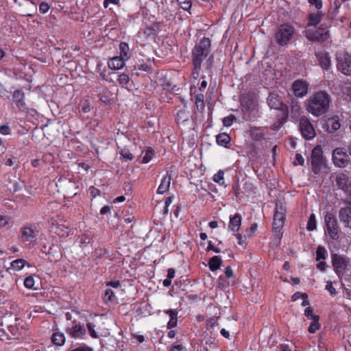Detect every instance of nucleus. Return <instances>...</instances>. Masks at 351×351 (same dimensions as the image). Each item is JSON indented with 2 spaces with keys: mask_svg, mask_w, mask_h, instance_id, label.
I'll list each match as a JSON object with an SVG mask.
<instances>
[{
  "mask_svg": "<svg viewBox=\"0 0 351 351\" xmlns=\"http://www.w3.org/2000/svg\"><path fill=\"white\" fill-rule=\"evenodd\" d=\"M125 59L121 56H114L108 62V67L112 70H119L125 66Z\"/></svg>",
  "mask_w": 351,
  "mask_h": 351,
  "instance_id": "cd10ccee",
  "label": "nucleus"
},
{
  "mask_svg": "<svg viewBox=\"0 0 351 351\" xmlns=\"http://www.w3.org/2000/svg\"><path fill=\"white\" fill-rule=\"evenodd\" d=\"M308 3L311 6H314L317 10L320 11V10L323 7V2L322 0H307Z\"/></svg>",
  "mask_w": 351,
  "mask_h": 351,
  "instance_id": "4d7b16f0",
  "label": "nucleus"
},
{
  "mask_svg": "<svg viewBox=\"0 0 351 351\" xmlns=\"http://www.w3.org/2000/svg\"><path fill=\"white\" fill-rule=\"evenodd\" d=\"M210 47L211 41L210 38L204 37L193 48L191 52V60L193 66L192 75L194 78L198 77L202 69V63L209 55Z\"/></svg>",
  "mask_w": 351,
  "mask_h": 351,
  "instance_id": "f257e3e1",
  "label": "nucleus"
},
{
  "mask_svg": "<svg viewBox=\"0 0 351 351\" xmlns=\"http://www.w3.org/2000/svg\"><path fill=\"white\" fill-rule=\"evenodd\" d=\"M242 217L239 213H235L230 216L228 229L233 232L239 231L241 225Z\"/></svg>",
  "mask_w": 351,
  "mask_h": 351,
  "instance_id": "393cba45",
  "label": "nucleus"
},
{
  "mask_svg": "<svg viewBox=\"0 0 351 351\" xmlns=\"http://www.w3.org/2000/svg\"><path fill=\"white\" fill-rule=\"evenodd\" d=\"M327 130L329 132L332 133L339 130L341 127L339 119L337 117H332L326 121Z\"/></svg>",
  "mask_w": 351,
  "mask_h": 351,
  "instance_id": "7c9ffc66",
  "label": "nucleus"
},
{
  "mask_svg": "<svg viewBox=\"0 0 351 351\" xmlns=\"http://www.w3.org/2000/svg\"><path fill=\"white\" fill-rule=\"evenodd\" d=\"M308 83L303 80H296L292 84V90L298 97H303L308 90Z\"/></svg>",
  "mask_w": 351,
  "mask_h": 351,
  "instance_id": "f3484780",
  "label": "nucleus"
},
{
  "mask_svg": "<svg viewBox=\"0 0 351 351\" xmlns=\"http://www.w3.org/2000/svg\"><path fill=\"white\" fill-rule=\"evenodd\" d=\"M164 313L170 317L167 322V327L169 329L175 328L178 324V311L176 309H169L164 311Z\"/></svg>",
  "mask_w": 351,
  "mask_h": 351,
  "instance_id": "c756f323",
  "label": "nucleus"
},
{
  "mask_svg": "<svg viewBox=\"0 0 351 351\" xmlns=\"http://www.w3.org/2000/svg\"><path fill=\"white\" fill-rule=\"evenodd\" d=\"M160 27V23L156 22L152 23L150 26L147 27L143 32V37L145 40L155 39L157 32Z\"/></svg>",
  "mask_w": 351,
  "mask_h": 351,
  "instance_id": "4be33fe9",
  "label": "nucleus"
},
{
  "mask_svg": "<svg viewBox=\"0 0 351 351\" xmlns=\"http://www.w3.org/2000/svg\"><path fill=\"white\" fill-rule=\"evenodd\" d=\"M299 298L306 299L308 298V295L306 293L295 292L291 296V301L295 302Z\"/></svg>",
  "mask_w": 351,
  "mask_h": 351,
  "instance_id": "680f3d73",
  "label": "nucleus"
},
{
  "mask_svg": "<svg viewBox=\"0 0 351 351\" xmlns=\"http://www.w3.org/2000/svg\"><path fill=\"white\" fill-rule=\"evenodd\" d=\"M296 34V29L290 23H285L280 25L274 34V40L280 47L287 45Z\"/></svg>",
  "mask_w": 351,
  "mask_h": 351,
  "instance_id": "39448f33",
  "label": "nucleus"
},
{
  "mask_svg": "<svg viewBox=\"0 0 351 351\" xmlns=\"http://www.w3.org/2000/svg\"><path fill=\"white\" fill-rule=\"evenodd\" d=\"M308 162L311 164L312 171L315 175L319 174L322 167H324L326 164V159L324 156V152L321 146L317 145L312 149Z\"/></svg>",
  "mask_w": 351,
  "mask_h": 351,
  "instance_id": "0eeeda50",
  "label": "nucleus"
},
{
  "mask_svg": "<svg viewBox=\"0 0 351 351\" xmlns=\"http://www.w3.org/2000/svg\"><path fill=\"white\" fill-rule=\"evenodd\" d=\"M330 97L322 90L317 91L306 100V110L315 117L325 114L329 109Z\"/></svg>",
  "mask_w": 351,
  "mask_h": 351,
  "instance_id": "f03ea898",
  "label": "nucleus"
},
{
  "mask_svg": "<svg viewBox=\"0 0 351 351\" xmlns=\"http://www.w3.org/2000/svg\"><path fill=\"white\" fill-rule=\"evenodd\" d=\"M285 222V210L281 206L277 207L273 217V228L282 229Z\"/></svg>",
  "mask_w": 351,
  "mask_h": 351,
  "instance_id": "6ab92c4d",
  "label": "nucleus"
},
{
  "mask_svg": "<svg viewBox=\"0 0 351 351\" xmlns=\"http://www.w3.org/2000/svg\"><path fill=\"white\" fill-rule=\"evenodd\" d=\"M176 121L177 123H184L188 121L190 117V112L186 105L178 106L176 108Z\"/></svg>",
  "mask_w": 351,
  "mask_h": 351,
  "instance_id": "412c9836",
  "label": "nucleus"
},
{
  "mask_svg": "<svg viewBox=\"0 0 351 351\" xmlns=\"http://www.w3.org/2000/svg\"><path fill=\"white\" fill-rule=\"evenodd\" d=\"M339 219L346 227L351 228V206L341 208Z\"/></svg>",
  "mask_w": 351,
  "mask_h": 351,
  "instance_id": "b1692460",
  "label": "nucleus"
},
{
  "mask_svg": "<svg viewBox=\"0 0 351 351\" xmlns=\"http://www.w3.org/2000/svg\"><path fill=\"white\" fill-rule=\"evenodd\" d=\"M282 229H274L273 228V232H274V240L277 243V244L280 243L282 237V232H281Z\"/></svg>",
  "mask_w": 351,
  "mask_h": 351,
  "instance_id": "052dcab7",
  "label": "nucleus"
},
{
  "mask_svg": "<svg viewBox=\"0 0 351 351\" xmlns=\"http://www.w3.org/2000/svg\"><path fill=\"white\" fill-rule=\"evenodd\" d=\"M80 246L82 248L85 247L91 241V238L88 234H82L80 237Z\"/></svg>",
  "mask_w": 351,
  "mask_h": 351,
  "instance_id": "3c124183",
  "label": "nucleus"
},
{
  "mask_svg": "<svg viewBox=\"0 0 351 351\" xmlns=\"http://www.w3.org/2000/svg\"><path fill=\"white\" fill-rule=\"evenodd\" d=\"M223 176L224 171L223 170H219L213 176V180L215 182L219 184L221 186H226Z\"/></svg>",
  "mask_w": 351,
  "mask_h": 351,
  "instance_id": "a19ab883",
  "label": "nucleus"
},
{
  "mask_svg": "<svg viewBox=\"0 0 351 351\" xmlns=\"http://www.w3.org/2000/svg\"><path fill=\"white\" fill-rule=\"evenodd\" d=\"M119 48L120 51L119 56L128 60L130 58V49L128 44L125 42H121Z\"/></svg>",
  "mask_w": 351,
  "mask_h": 351,
  "instance_id": "4c0bfd02",
  "label": "nucleus"
},
{
  "mask_svg": "<svg viewBox=\"0 0 351 351\" xmlns=\"http://www.w3.org/2000/svg\"><path fill=\"white\" fill-rule=\"evenodd\" d=\"M51 342L56 346H62L65 343V336L63 332H55L51 337Z\"/></svg>",
  "mask_w": 351,
  "mask_h": 351,
  "instance_id": "72a5a7b5",
  "label": "nucleus"
},
{
  "mask_svg": "<svg viewBox=\"0 0 351 351\" xmlns=\"http://www.w3.org/2000/svg\"><path fill=\"white\" fill-rule=\"evenodd\" d=\"M94 254L95 256H96L97 258H101L104 257L106 254H108V252L107 250L105 249L104 247H99L98 248L95 249Z\"/></svg>",
  "mask_w": 351,
  "mask_h": 351,
  "instance_id": "6e6d98bb",
  "label": "nucleus"
},
{
  "mask_svg": "<svg viewBox=\"0 0 351 351\" xmlns=\"http://www.w3.org/2000/svg\"><path fill=\"white\" fill-rule=\"evenodd\" d=\"M10 128L8 125H1L0 126V133L3 135H8L10 133Z\"/></svg>",
  "mask_w": 351,
  "mask_h": 351,
  "instance_id": "774afa93",
  "label": "nucleus"
},
{
  "mask_svg": "<svg viewBox=\"0 0 351 351\" xmlns=\"http://www.w3.org/2000/svg\"><path fill=\"white\" fill-rule=\"evenodd\" d=\"M142 160L141 163L143 164H147L149 162L154 156V151L151 147H147L145 150L142 152Z\"/></svg>",
  "mask_w": 351,
  "mask_h": 351,
  "instance_id": "c9c22d12",
  "label": "nucleus"
},
{
  "mask_svg": "<svg viewBox=\"0 0 351 351\" xmlns=\"http://www.w3.org/2000/svg\"><path fill=\"white\" fill-rule=\"evenodd\" d=\"M299 128L301 135L306 140H312L315 137V130L309 119L306 117H300Z\"/></svg>",
  "mask_w": 351,
  "mask_h": 351,
  "instance_id": "9d476101",
  "label": "nucleus"
},
{
  "mask_svg": "<svg viewBox=\"0 0 351 351\" xmlns=\"http://www.w3.org/2000/svg\"><path fill=\"white\" fill-rule=\"evenodd\" d=\"M304 315L311 319H315L314 317H319V315L313 314V309L311 307H307L304 310Z\"/></svg>",
  "mask_w": 351,
  "mask_h": 351,
  "instance_id": "69168bd1",
  "label": "nucleus"
},
{
  "mask_svg": "<svg viewBox=\"0 0 351 351\" xmlns=\"http://www.w3.org/2000/svg\"><path fill=\"white\" fill-rule=\"evenodd\" d=\"M35 285L34 278L32 276H29L25 278L24 286L28 289H33Z\"/></svg>",
  "mask_w": 351,
  "mask_h": 351,
  "instance_id": "603ef678",
  "label": "nucleus"
},
{
  "mask_svg": "<svg viewBox=\"0 0 351 351\" xmlns=\"http://www.w3.org/2000/svg\"><path fill=\"white\" fill-rule=\"evenodd\" d=\"M314 317L315 319H312V322L308 328V331L311 334L315 333L316 331H317L321 327V325L319 322V317Z\"/></svg>",
  "mask_w": 351,
  "mask_h": 351,
  "instance_id": "58836bf2",
  "label": "nucleus"
},
{
  "mask_svg": "<svg viewBox=\"0 0 351 351\" xmlns=\"http://www.w3.org/2000/svg\"><path fill=\"white\" fill-rule=\"evenodd\" d=\"M317 228L316 217L314 213H312L308 217L306 230L308 231H313Z\"/></svg>",
  "mask_w": 351,
  "mask_h": 351,
  "instance_id": "ea45409f",
  "label": "nucleus"
},
{
  "mask_svg": "<svg viewBox=\"0 0 351 351\" xmlns=\"http://www.w3.org/2000/svg\"><path fill=\"white\" fill-rule=\"evenodd\" d=\"M301 107L300 102L293 98L290 104V116L292 119L297 120L300 115Z\"/></svg>",
  "mask_w": 351,
  "mask_h": 351,
  "instance_id": "c85d7f7f",
  "label": "nucleus"
},
{
  "mask_svg": "<svg viewBox=\"0 0 351 351\" xmlns=\"http://www.w3.org/2000/svg\"><path fill=\"white\" fill-rule=\"evenodd\" d=\"M117 300V298L111 289H107L105 291V295L104 300L105 302H114Z\"/></svg>",
  "mask_w": 351,
  "mask_h": 351,
  "instance_id": "37998d69",
  "label": "nucleus"
},
{
  "mask_svg": "<svg viewBox=\"0 0 351 351\" xmlns=\"http://www.w3.org/2000/svg\"><path fill=\"white\" fill-rule=\"evenodd\" d=\"M332 159L334 165L340 168L346 167L350 162L349 156L343 147H337L333 150Z\"/></svg>",
  "mask_w": 351,
  "mask_h": 351,
  "instance_id": "9b49d317",
  "label": "nucleus"
},
{
  "mask_svg": "<svg viewBox=\"0 0 351 351\" xmlns=\"http://www.w3.org/2000/svg\"><path fill=\"white\" fill-rule=\"evenodd\" d=\"M326 289L329 292L331 297H335L337 294V291L335 288L333 287L332 282L331 280H328L326 285Z\"/></svg>",
  "mask_w": 351,
  "mask_h": 351,
  "instance_id": "864d4df0",
  "label": "nucleus"
},
{
  "mask_svg": "<svg viewBox=\"0 0 351 351\" xmlns=\"http://www.w3.org/2000/svg\"><path fill=\"white\" fill-rule=\"evenodd\" d=\"M328 255V252L324 247L319 246L316 250V261H319L320 260L326 259Z\"/></svg>",
  "mask_w": 351,
  "mask_h": 351,
  "instance_id": "79ce46f5",
  "label": "nucleus"
},
{
  "mask_svg": "<svg viewBox=\"0 0 351 351\" xmlns=\"http://www.w3.org/2000/svg\"><path fill=\"white\" fill-rule=\"evenodd\" d=\"M324 14L322 11L311 12L307 16V25L316 27L322 21Z\"/></svg>",
  "mask_w": 351,
  "mask_h": 351,
  "instance_id": "a878e982",
  "label": "nucleus"
},
{
  "mask_svg": "<svg viewBox=\"0 0 351 351\" xmlns=\"http://www.w3.org/2000/svg\"><path fill=\"white\" fill-rule=\"evenodd\" d=\"M13 102L16 106L19 108H26V104L25 102V93L21 89H17L13 92L12 94Z\"/></svg>",
  "mask_w": 351,
  "mask_h": 351,
  "instance_id": "5701e85b",
  "label": "nucleus"
},
{
  "mask_svg": "<svg viewBox=\"0 0 351 351\" xmlns=\"http://www.w3.org/2000/svg\"><path fill=\"white\" fill-rule=\"evenodd\" d=\"M230 141L231 137L227 133H220L216 136V142L218 145L228 147Z\"/></svg>",
  "mask_w": 351,
  "mask_h": 351,
  "instance_id": "473e14b6",
  "label": "nucleus"
},
{
  "mask_svg": "<svg viewBox=\"0 0 351 351\" xmlns=\"http://www.w3.org/2000/svg\"><path fill=\"white\" fill-rule=\"evenodd\" d=\"M60 250L58 245H50V250L47 251V260L49 262H55L59 259Z\"/></svg>",
  "mask_w": 351,
  "mask_h": 351,
  "instance_id": "2f4dec72",
  "label": "nucleus"
},
{
  "mask_svg": "<svg viewBox=\"0 0 351 351\" xmlns=\"http://www.w3.org/2000/svg\"><path fill=\"white\" fill-rule=\"evenodd\" d=\"M50 6L47 2H42L39 5V12L42 14H45L49 10Z\"/></svg>",
  "mask_w": 351,
  "mask_h": 351,
  "instance_id": "e2e57ef3",
  "label": "nucleus"
},
{
  "mask_svg": "<svg viewBox=\"0 0 351 351\" xmlns=\"http://www.w3.org/2000/svg\"><path fill=\"white\" fill-rule=\"evenodd\" d=\"M241 106L247 112H252L257 106V99L255 93L248 91L241 95L240 98Z\"/></svg>",
  "mask_w": 351,
  "mask_h": 351,
  "instance_id": "f8f14e48",
  "label": "nucleus"
},
{
  "mask_svg": "<svg viewBox=\"0 0 351 351\" xmlns=\"http://www.w3.org/2000/svg\"><path fill=\"white\" fill-rule=\"evenodd\" d=\"M319 65L323 70H328L331 66V60L329 53L325 51H319L315 53Z\"/></svg>",
  "mask_w": 351,
  "mask_h": 351,
  "instance_id": "aec40b11",
  "label": "nucleus"
},
{
  "mask_svg": "<svg viewBox=\"0 0 351 351\" xmlns=\"http://www.w3.org/2000/svg\"><path fill=\"white\" fill-rule=\"evenodd\" d=\"M236 239H237V243L241 246H245L247 245V238L245 236L238 233L235 234Z\"/></svg>",
  "mask_w": 351,
  "mask_h": 351,
  "instance_id": "13d9d810",
  "label": "nucleus"
},
{
  "mask_svg": "<svg viewBox=\"0 0 351 351\" xmlns=\"http://www.w3.org/2000/svg\"><path fill=\"white\" fill-rule=\"evenodd\" d=\"M171 176L169 174V172H167L166 175H165L161 179L160 184L157 189L158 194H164L167 191H169V186L171 182Z\"/></svg>",
  "mask_w": 351,
  "mask_h": 351,
  "instance_id": "bb28decb",
  "label": "nucleus"
},
{
  "mask_svg": "<svg viewBox=\"0 0 351 351\" xmlns=\"http://www.w3.org/2000/svg\"><path fill=\"white\" fill-rule=\"evenodd\" d=\"M206 252L213 251L215 253H219L221 252V249L218 247H216L213 245V243L211 241H208V245L206 249Z\"/></svg>",
  "mask_w": 351,
  "mask_h": 351,
  "instance_id": "0e129e2a",
  "label": "nucleus"
},
{
  "mask_svg": "<svg viewBox=\"0 0 351 351\" xmlns=\"http://www.w3.org/2000/svg\"><path fill=\"white\" fill-rule=\"evenodd\" d=\"M95 327H96V326L91 322L86 323V328L88 330V333H89L90 336L92 338L98 339L99 336L97 332L95 330Z\"/></svg>",
  "mask_w": 351,
  "mask_h": 351,
  "instance_id": "a18cd8bd",
  "label": "nucleus"
},
{
  "mask_svg": "<svg viewBox=\"0 0 351 351\" xmlns=\"http://www.w3.org/2000/svg\"><path fill=\"white\" fill-rule=\"evenodd\" d=\"M88 193L93 198H95L101 195V191L94 186H91L88 189Z\"/></svg>",
  "mask_w": 351,
  "mask_h": 351,
  "instance_id": "bf43d9fd",
  "label": "nucleus"
},
{
  "mask_svg": "<svg viewBox=\"0 0 351 351\" xmlns=\"http://www.w3.org/2000/svg\"><path fill=\"white\" fill-rule=\"evenodd\" d=\"M337 56V68L346 75H351V55L346 51H338Z\"/></svg>",
  "mask_w": 351,
  "mask_h": 351,
  "instance_id": "6e6552de",
  "label": "nucleus"
},
{
  "mask_svg": "<svg viewBox=\"0 0 351 351\" xmlns=\"http://www.w3.org/2000/svg\"><path fill=\"white\" fill-rule=\"evenodd\" d=\"M94 92L101 102L105 104L110 103L112 94L106 86L101 84L97 85Z\"/></svg>",
  "mask_w": 351,
  "mask_h": 351,
  "instance_id": "a211bd4d",
  "label": "nucleus"
},
{
  "mask_svg": "<svg viewBox=\"0 0 351 351\" xmlns=\"http://www.w3.org/2000/svg\"><path fill=\"white\" fill-rule=\"evenodd\" d=\"M195 106L197 110H203L205 107L204 95L198 94L195 96Z\"/></svg>",
  "mask_w": 351,
  "mask_h": 351,
  "instance_id": "de8ad7c7",
  "label": "nucleus"
},
{
  "mask_svg": "<svg viewBox=\"0 0 351 351\" xmlns=\"http://www.w3.org/2000/svg\"><path fill=\"white\" fill-rule=\"evenodd\" d=\"M119 154L124 161L132 160L134 158L133 154L126 148L122 149Z\"/></svg>",
  "mask_w": 351,
  "mask_h": 351,
  "instance_id": "49530a36",
  "label": "nucleus"
},
{
  "mask_svg": "<svg viewBox=\"0 0 351 351\" xmlns=\"http://www.w3.org/2000/svg\"><path fill=\"white\" fill-rule=\"evenodd\" d=\"M27 265V267H30L31 265L29 263H27L25 259L23 258H19L14 260L11 262L10 266L12 269L14 271H21L24 268V267Z\"/></svg>",
  "mask_w": 351,
  "mask_h": 351,
  "instance_id": "f704fd0d",
  "label": "nucleus"
},
{
  "mask_svg": "<svg viewBox=\"0 0 351 351\" xmlns=\"http://www.w3.org/2000/svg\"><path fill=\"white\" fill-rule=\"evenodd\" d=\"M72 323V326L66 327L65 329L66 332L72 338L83 339L86 333V329L80 322H77L75 320Z\"/></svg>",
  "mask_w": 351,
  "mask_h": 351,
  "instance_id": "4468645a",
  "label": "nucleus"
},
{
  "mask_svg": "<svg viewBox=\"0 0 351 351\" xmlns=\"http://www.w3.org/2000/svg\"><path fill=\"white\" fill-rule=\"evenodd\" d=\"M39 230L36 223L27 222L20 228V241L31 249L38 243Z\"/></svg>",
  "mask_w": 351,
  "mask_h": 351,
  "instance_id": "20e7f679",
  "label": "nucleus"
},
{
  "mask_svg": "<svg viewBox=\"0 0 351 351\" xmlns=\"http://www.w3.org/2000/svg\"><path fill=\"white\" fill-rule=\"evenodd\" d=\"M180 7L186 11L190 10L192 6L193 0H177Z\"/></svg>",
  "mask_w": 351,
  "mask_h": 351,
  "instance_id": "8fccbe9b",
  "label": "nucleus"
},
{
  "mask_svg": "<svg viewBox=\"0 0 351 351\" xmlns=\"http://www.w3.org/2000/svg\"><path fill=\"white\" fill-rule=\"evenodd\" d=\"M325 221L326 225V232L332 240L339 239V226L336 217L328 213L325 216Z\"/></svg>",
  "mask_w": 351,
  "mask_h": 351,
  "instance_id": "1a4fd4ad",
  "label": "nucleus"
},
{
  "mask_svg": "<svg viewBox=\"0 0 351 351\" xmlns=\"http://www.w3.org/2000/svg\"><path fill=\"white\" fill-rule=\"evenodd\" d=\"M118 82L122 87H125L130 81V77L126 73H121L118 75Z\"/></svg>",
  "mask_w": 351,
  "mask_h": 351,
  "instance_id": "c03bdc74",
  "label": "nucleus"
},
{
  "mask_svg": "<svg viewBox=\"0 0 351 351\" xmlns=\"http://www.w3.org/2000/svg\"><path fill=\"white\" fill-rule=\"evenodd\" d=\"M22 322L20 318L10 313L3 316L1 325L7 326L10 339L23 341L26 339L27 329L21 325Z\"/></svg>",
  "mask_w": 351,
  "mask_h": 351,
  "instance_id": "7ed1b4c3",
  "label": "nucleus"
},
{
  "mask_svg": "<svg viewBox=\"0 0 351 351\" xmlns=\"http://www.w3.org/2000/svg\"><path fill=\"white\" fill-rule=\"evenodd\" d=\"M221 264L222 260L219 256H214L208 261V267L212 271L219 269Z\"/></svg>",
  "mask_w": 351,
  "mask_h": 351,
  "instance_id": "e433bc0d",
  "label": "nucleus"
},
{
  "mask_svg": "<svg viewBox=\"0 0 351 351\" xmlns=\"http://www.w3.org/2000/svg\"><path fill=\"white\" fill-rule=\"evenodd\" d=\"M51 230L59 237L62 238H66L69 236L71 232V228L65 224L60 223L53 218H51L50 221Z\"/></svg>",
  "mask_w": 351,
  "mask_h": 351,
  "instance_id": "ddd939ff",
  "label": "nucleus"
},
{
  "mask_svg": "<svg viewBox=\"0 0 351 351\" xmlns=\"http://www.w3.org/2000/svg\"><path fill=\"white\" fill-rule=\"evenodd\" d=\"M267 103L271 109L282 112V117H280L279 124L285 123L289 117V108L282 101L281 97L277 93H270L267 97Z\"/></svg>",
  "mask_w": 351,
  "mask_h": 351,
  "instance_id": "423d86ee",
  "label": "nucleus"
},
{
  "mask_svg": "<svg viewBox=\"0 0 351 351\" xmlns=\"http://www.w3.org/2000/svg\"><path fill=\"white\" fill-rule=\"evenodd\" d=\"M236 117L234 114H230L223 119V124L225 127H230L232 125Z\"/></svg>",
  "mask_w": 351,
  "mask_h": 351,
  "instance_id": "5fc2aeb1",
  "label": "nucleus"
},
{
  "mask_svg": "<svg viewBox=\"0 0 351 351\" xmlns=\"http://www.w3.org/2000/svg\"><path fill=\"white\" fill-rule=\"evenodd\" d=\"M104 8H108L109 10H112V5H116L120 7V0H104L103 3Z\"/></svg>",
  "mask_w": 351,
  "mask_h": 351,
  "instance_id": "09e8293b",
  "label": "nucleus"
},
{
  "mask_svg": "<svg viewBox=\"0 0 351 351\" xmlns=\"http://www.w3.org/2000/svg\"><path fill=\"white\" fill-rule=\"evenodd\" d=\"M337 186L346 194H351V180L344 173H339L335 179Z\"/></svg>",
  "mask_w": 351,
  "mask_h": 351,
  "instance_id": "2eb2a0df",
  "label": "nucleus"
},
{
  "mask_svg": "<svg viewBox=\"0 0 351 351\" xmlns=\"http://www.w3.org/2000/svg\"><path fill=\"white\" fill-rule=\"evenodd\" d=\"M332 265L336 274L340 276L346 269L348 261L344 257L335 254L332 255Z\"/></svg>",
  "mask_w": 351,
  "mask_h": 351,
  "instance_id": "dca6fc26",
  "label": "nucleus"
},
{
  "mask_svg": "<svg viewBox=\"0 0 351 351\" xmlns=\"http://www.w3.org/2000/svg\"><path fill=\"white\" fill-rule=\"evenodd\" d=\"M304 159L303 156H302V154H296L295 160L293 162V165L295 166H296L298 165L302 166V165H304Z\"/></svg>",
  "mask_w": 351,
  "mask_h": 351,
  "instance_id": "338daca9",
  "label": "nucleus"
}]
</instances>
